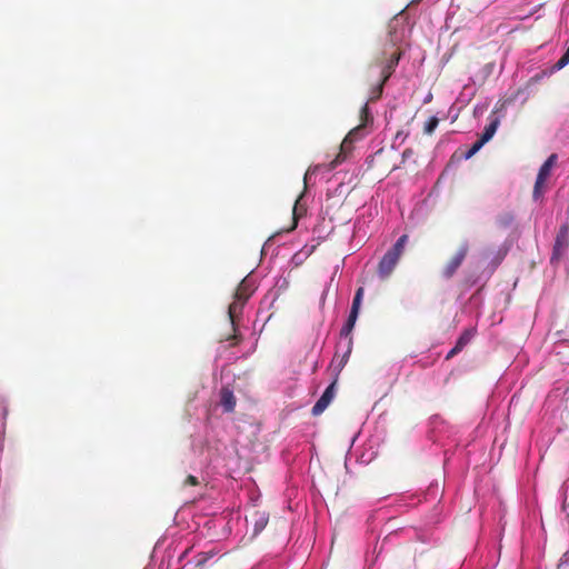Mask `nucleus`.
<instances>
[{
  "instance_id": "nucleus-17",
  "label": "nucleus",
  "mask_w": 569,
  "mask_h": 569,
  "mask_svg": "<svg viewBox=\"0 0 569 569\" xmlns=\"http://www.w3.org/2000/svg\"><path fill=\"white\" fill-rule=\"evenodd\" d=\"M485 144V142H482L480 139H478L472 146L471 148L465 153V158L466 159H469L471 158L472 156H475L481 148L482 146Z\"/></svg>"
},
{
  "instance_id": "nucleus-13",
  "label": "nucleus",
  "mask_w": 569,
  "mask_h": 569,
  "mask_svg": "<svg viewBox=\"0 0 569 569\" xmlns=\"http://www.w3.org/2000/svg\"><path fill=\"white\" fill-rule=\"evenodd\" d=\"M302 194L298 197V199L295 202V206L292 208V226L290 230L295 229L298 224V219L302 217L306 212V209L299 204V201L301 199Z\"/></svg>"
},
{
  "instance_id": "nucleus-4",
  "label": "nucleus",
  "mask_w": 569,
  "mask_h": 569,
  "mask_svg": "<svg viewBox=\"0 0 569 569\" xmlns=\"http://www.w3.org/2000/svg\"><path fill=\"white\" fill-rule=\"evenodd\" d=\"M569 249V223L565 222L558 230L552 248L551 262L566 257Z\"/></svg>"
},
{
  "instance_id": "nucleus-5",
  "label": "nucleus",
  "mask_w": 569,
  "mask_h": 569,
  "mask_svg": "<svg viewBox=\"0 0 569 569\" xmlns=\"http://www.w3.org/2000/svg\"><path fill=\"white\" fill-rule=\"evenodd\" d=\"M363 295H365L363 288L362 287L358 288L356 291V295L353 297V300H352V306H351L349 317H348L346 323L343 325V327L341 328L340 336L349 337L350 333L352 332L356 321L359 316Z\"/></svg>"
},
{
  "instance_id": "nucleus-7",
  "label": "nucleus",
  "mask_w": 569,
  "mask_h": 569,
  "mask_svg": "<svg viewBox=\"0 0 569 569\" xmlns=\"http://www.w3.org/2000/svg\"><path fill=\"white\" fill-rule=\"evenodd\" d=\"M557 161V154L552 153L540 167L535 187L532 197L533 199L538 200L542 194V186L546 182V180L549 178L552 167L555 166Z\"/></svg>"
},
{
  "instance_id": "nucleus-6",
  "label": "nucleus",
  "mask_w": 569,
  "mask_h": 569,
  "mask_svg": "<svg viewBox=\"0 0 569 569\" xmlns=\"http://www.w3.org/2000/svg\"><path fill=\"white\" fill-rule=\"evenodd\" d=\"M246 302L247 301H242V300L233 297V301H232V303H230V306L228 308V317L230 319V322H231L234 333L227 337L226 340L232 341L231 346H236L241 340V336L237 333V323L242 313V309H243V306L246 305Z\"/></svg>"
},
{
  "instance_id": "nucleus-11",
  "label": "nucleus",
  "mask_w": 569,
  "mask_h": 569,
  "mask_svg": "<svg viewBox=\"0 0 569 569\" xmlns=\"http://www.w3.org/2000/svg\"><path fill=\"white\" fill-rule=\"evenodd\" d=\"M351 150H352V142L348 141V139L345 138L340 144L339 154L336 157V159L331 163L332 167H336V166L340 164L341 162H343L345 159L347 158V156L351 152Z\"/></svg>"
},
{
  "instance_id": "nucleus-3",
  "label": "nucleus",
  "mask_w": 569,
  "mask_h": 569,
  "mask_svg": "<svg viewBox=\"0 0 569 569\" xmlns=\"http://www.w3.org/2000/svg\"><path fill=\"white\" fill-rule=\"evenodd\" d=\"M469 252V244L467 241H463L459 244L455 254L447 261L441 270V276L445 279H451L457 270L460 268L462 262L465 261L467 254Z\"/></svg>"
},
{
  "instance_id": "nucleus-1",
  "label": "nucleus",
  "mask_w": 569,
  "mask_h": 569,
  "mask_svg": "<svg viewBox=\"0 0 569 569\" xmlns=\"http://www.w3.org/2000/svg\"><path fill=\"white\" fill-rule=\"evenodd\" d=\"M390 30L383 48L378 52L367 70V78L370 82V96L368 102H373L382 96L383 87L395 72L402 57L400 42L402 37L397 31Z\"/></svg>"
},
{
  "instance_id": "nucleus-21",
  "label": "nucleus",
  "mask_w": 569,
  "mask_h": 569,
  "mask_svg": "<svg viewBox=\"0 0 569 569\" xmlns=\"http://www.w3.org/2000/svg\"><path fill=\"white\" fill-rule=\"evenodd\" d=\"M199 483L197 477L192 476V475H189L186 480H184V485L186 486H197Z\"/></svg>"
},
{
  "instance_id": "nucleus-22",
  "label": "nucleus",
  "mask_w": 569,
  "mask_h": 569,
  "mask_svg": "<svg viewBox=\"0 0 569 569\" xmlns=\"http://www.w3.org/2000/svg\"><path fill=\"white\" fill-rule=\"evenodd\" d=\"M368 117H369V108H368V102H366V103L363 104V107L361 108V118H362L365 121H367Z\"/></svg>"
},
{
  "instance_id": "nucleus-2",
  "label": "nucleus",
  "mask_w": 569,
  "mask_h": 569,
  "mask_svg": "<svg viewBox=\"0 0 569 569\" xmlns=\"http://www.w3.org/2000/svg\"><path fill=\"white\" fill-rule=\"evenodd\" d=\"M409 242V236L402 234L396 243L383 254L377 268L380 279H388L397 267L401 256L405 252L406 246Z\"/></svg>"
},
{
  "instance_id": "nucleus-20",
  "label": "nucleus",
  "mask_w": 569,
  "mask_h": 569,
  "mask_svg": "<svg viewBox=\"0 0 569 569\" xmlns=\"http://www.w3.org/2000/svg\"><path fill=\"white\" fill-rule=\"evenodd\" d=\"M213 556L212 552H201L196 557L197 566L204 565L209 558Z\"/></svg>"
},
{
  "instance_id": "nucleus-16",
  "label": "nucleus",
  "mask_w": 569,
  "mask_h": 569,
  "mask_svg": "<svg viewBox=\"0 0 569 569\" xmlns=\"http://www.w3.org/2000/svg\"><path fill=\"white\" fill-rule=\"evenodd\" d=\"M351 350H352V339L350 338L349 341H348V346H347V350L346 352L343 353L339 365H338V369L339 371L346 366V363L348 362V359H349V356L351 353Z\"/></svg>"
},
{
  "instance_id": "nucleus-19",
  "label": "nucleus",
  "mask_w": 569,
  "mask_h": 569,
  "mask_svg": "<svg viewBox=\"0 0 569 569\" xmlns=\"http://www.w3.org/2000/svg\"><path fill=\"white\" fill-rule=\"evenodd\" d=\"M361 131H362L361 126L356 127L346 136V138L348 139V141H351L353 143L355 141H357L361 138Z\"/></svg>"
},
{
  "instance_id": "nucleus-15",
  "label": "nucleus",
  "mask_w": 569,
  "mask_h": 569,
  "mask_svg": "<svg viewBox=\"0 0 569 569\" xmlns=\"http://www.w3.org/2000/svg\"><path fill=\"white\" fill-rule=\"evenodd\" d=\"M439 124V119L437 117H430L429 120L425 123L423 132L426 134H432L436 128Z\"/></svg>"
},
{
  "instance_id": "nucleus-9",
  "label": "nucleus",
  "mask_w": 569,
  "mask_h": 569,
  "mask_svg": "<svg viewBox=\"0 0 569 569\" xmlns=\"http://www.w3.org/2000/svg\"><path fill=\"white\" fill-rule=\"evenodd\" d=\"M236 397L233 391L228 387H222L220 390V405L224 412H232L236 408Z\"/></svg>"
},
{
  "instance_id": "nucleus-10",
  "label": "nucleus",
  "mask_w": 569,
  "mask_h": 569,
  "mask_svg": "<svg viewBox=\"0 0 569 569\" xmlns=\"http://www.w3.org/2000/svg\"><path fill=\"white\" fill-rule=\"evenodd\" d=\"M253 291H254V289H253L252 284L250 283V281H248L247 279H243L239 283V286L234 292V298L240 299L242 301H248V299L251 297Z\"/></svg>"
},
{
  "instance_id": "nucleus-14",
  "label": "nucleus",
  "mask_w": 569,
  "mask_h": 569,
  "mask_svg": "<svg viewBox=\"0 0 569 569\" xmlns=\"http://www.w3.org/2000/svg\"><path fill=\"white\" fill-rule=\"evenodd\" d=\"M473 333L472 331L470 330H466L461 333V336L458 338V340L456 341V347L462 351V349L470 342L471 338H472Z\"/></svg>"
},
{
  "instance_id": "nucleus-18",
  "label": "nucleus",
  "mask_w": 569,
  "mask_h": 569,
  "mask_svg": "<svg viewBox=\"0 0 569 569\" xmlns=\"http://www.w3.org/2000/svg\"><path fill=\"white\" fill-rule=\"evenodd\" d=\"M485 144V142H482L480 139H478L472 146L471 148L465 153V158L466 159H469L471 158L472 156H475L481 148L482 146Z\"/></svg>"
},
{
  "instance_id": "nucleus-12",
  "label": "nucleus",
  "mask_w": 569,
  "mask_h": 569,
  "mask_svg": "<svg viewBox=\"0 0 569 569\" xmlns=\"http://www.w3.org/2000/svg\"><path fill=\"white\" fill-rule=\"evenodd\" d=\"M499 126V120L496 118L492 121H490L489 124H487L480 136V140L485 143H487L496 133Z\"/></svg>"
},
{
  "instance_id": "nucleus-23",
  "label": "nucleus",
  "mask_w": 569,
  "mask_h": 569,
  "mask_svg": "<svg viewBox=\"0 0 569 569\" xmlns=\"http://www.w3.org/2000/svg\"><path fill=\"white\" fill-rule=\"evenodd\" d=\"M460 352V350L455 346L447 355L446 359H451L455 356H457Z\"/></svg>"
},
{
  "instance_id": "nucleus-8",
  "label": "nucleus",
  "mask_w": 569,
  "mask_h": 569,
  "mask_svg": "<svg viewBox=\"0 0 569 569\" xmlns=\"http://www.w3.org/2000/svg\"><path fill=\"white\" fill-rule=\"evenodd\" d=\"M335 395H336V380L327 387V389L323 391L322 396L318 399L316 405L312 407V410H311L312 415L313 416L321 415L327 409V407L330 405V402L335 398Z\"/></svg>"
}]
</instances>
